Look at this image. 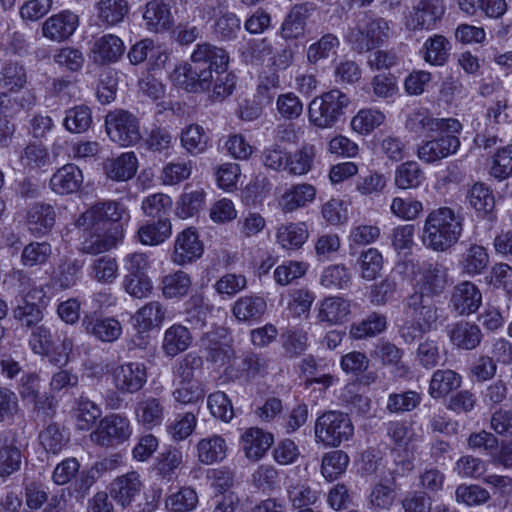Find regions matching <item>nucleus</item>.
I'll return each mask as SVG.
<instances>
[{
  "mask_svg": "<svg viewBox=\"0 0 512 512\" xmlns=\"http://www.w3.org/2000/svg\"><path fill=\"white\" fill-rule=\"evenodd\" d=\"M385 120V115L372 108L361 109L351 120V127L359 134H369Z\"/></svg>",
  "mask_w": 512,
  "mask_h": 512,
  "instance_id": "obj_63",
  "label": "nucleus"
},
{
  "mask_svg": "<svg viewBox=\"0 0 512 512\" xmlns=\"http://www.w3.org/2000/svg\"><path fill=\"white\" fill-rule=\"evenodd\" d=\"M406 128L420 136L430 132H461L462 124L457 119L437 118L428 109L418 108L408 114Z\"/></svg>",
  "mask_w": 512,
  "mask_h": 512,
  "instance_id": "obj_11",
  "label": "nucleus"
},
{
  "mask_svg": "<svg viewBox=\"0 0 512 512\" xmlns=\"http://www.w3.org/2000/svg\"><path fill=\"white\" fill-rule=\"evenodd\" d=\"M437 137L422 141L417 148V157L424 163L434 164L458 152L460 132H439Z\"/></svg>",
  "mask_w": 512,
  "mask_h": 512,
  "instance_id": "obj_12",
  "label": "nucleus"
},
{
  "mask_svg": "<svg viewBox=\"0 0 512 512\" xmlns=\"http://www.w3.org/2000/svg\"><path fill=\"white\" fill-rule=\"evenodd\" d=\"M172 234V224L168 219H158L141 225L136 239L143 245L157 246L164 243Z\"/></svg>",
  "mask_w": 512,
  "mask_h": 512,
  "instance_id": "obj_36",
  "label": "nucleus"
},
{
  "mask_svg": "<svg viewBox=\"0 0 512 512\" xmlns=\"http://www.w3.org/2000/svg\"><path fill=\"white\" fill-rule=\"evenodd\" d=\"M131 435L130 420L121 414H111L100 420L90 437L98 445L110 447L127 441Z\"/></svg>",
  "mask_w": 512,
  "mask_h": 512,
  "instance_id": "obj_10",
  "label": "nucleus"
},
{
  "mask_svg": "<svg viewBox=\"0 0 512 512\" xmlns=\"http://www.w3.org/2000/svg\"><path fill=\"white\" fill-rule=\"evenodd\" d=\"M195 449L198 461L204 465L222 462L229 451L226 439L220 434H211L201 438Z\"/></svg>",
  "mask_w": 512,
  "mask_h": 512,
  "instance_id": "obj_24",
  "label": "nucleus"
},
{
  "mask_svg": "<svg viewBox=\"0 0 512 512\" xmlns=\"http://www.w3.org/2000/svg\"><path fill=\"white\" fill-rule=\"evenodd\" d=\"M449 338L456 347L473 350L480 344L482 332L478 325L462 320L451 327Z\"/></svg>",
  "mask_w": 512,
  "mask_h": 512,
  "instance_id": "obj_33",
  "label": "nucleus"
},
{
  "mask_svg": "<svg viewBox=\"0 0 512 512\" xmlns=\"http://www.w3.org/2000/svg\"><path fill=\"white\" fill-rule=\"evenodd\" d=\"M192 169L193 165L190 160L178 159L168 162L162 168L160 174L161 183L169 186L177 185L191 176Z\"/></svg>",
  "mask_w": 512,
  "mask_h": 512,
  "instance_id": "obj_58",
  "label": "nucleus"
},
{
  "mask_svg": "<svg viewBox=\"0 0 512 512\" xmlns=\"http://www.w3.org/2000/svg\"><path fill=\"white\" fill-rule=\"evenodd\" d=\"M482 303V294L478 287L463 281L453 288L450 306L459 315H469L476 312Z\"/></svg>",
  "mask_w": 512,
  "mask_h": 512,
  "instance_id": "obj_20",
  "label": "nucleus"
},
{
  "mask_svg": "<svg viewBox=\"0 0 512 512\" xmlns=\"http://www.w3.org/2000/svg\"><path fill=\"white\" fill-rule=\"evenodd\" d=\"M192 340V334L186 326L173 324L164 332L162 350L167 356L175 357L186 351L190 347Z\"/></svg>",
  "mask_w": 512,
  "mask_h": 512,
  "instance_id": "obj_32",
  "label": "nucleus"
},
{
  "mask_svg": "<svg viewBox=\"0 0 512 512\" xmlns=\"http://www.w3.org/2000/svg\"><path fill=\"white\" fill-rule=\"evenodd\" d=\"M198 504V494L191 487H181L170 493L165 500V507L170 512H189Z\"/></svg>",
  "mask_w": 512,
  "mask_h": 512,
  "instance_id": "obj_55",
  "label": "nucleus"
},
{
  "mask_svg": "<svg viewBox=\"0 0 512 512\" xmlns=\"http://www.w3.org/2000/svg\"><path fill=\"white\" fill-rule=\"evenodd\" d=\"M166 313V308L159 301L146 303L133 317L138 332H147L154 327H160L165 321Z\"/></svg>",
  "mask_w": 512,
  "mask_h": 512,
  "instance_id": "obj_42",
  "label": "nucleus"
},
{
  "mask_svg": "<svg viewBox=\"0 0 512 512\" xmlns=\"http://www.w3.org/2000/svg\"><path fill=\"white\" fill-rule=\"evenodd\" d=\"M267 309V303L263 297L249 295L240 297L232 306V313L237 320L242 322L256 321L260 319Z\"/></svg>",
  "mask_w": 512,
  "mask_h": 512,
  "instance_id": "obj_41",
  "label": "nucleus"
},
{
  "mask_svg": "<svg viewBox=\"0 0 512 512\" xmlns=\"http://www.w3.org/2000/svg\"><path fill=\"white\" fill-rule=\"evenodd\" d=\"M105 127L111 141L127 147L141 139L139 120L125 110H114L105 117Z\"/></svg>",
  "mask_w": 512,
  "mask_h": 512,
  "instance_id": "obj_9",
  "label": "nucleus"
},
{
  "mask_svg": "<svg viewBox=\"0 0 512 512\" xmlns=\"http://www.w3.org/2000/svg\"><path fill=\"white\" fill-rule=\"evenodd\" d=\"M92 112L86 105L69 108L65 112L63 125L70 133H84L92 125Z\"/></svg>",
  "mask_w": 512,
  "mask_h": 512,
  "instance_id": "obj_53",
  "label": "nucleus"
},
{
  "mask_svg": "<svg viewBox=\"0 0 512 512\" xmlns=\"http://www.w3.org/2000/svg\"><path fill=\"white\" fill-rule=\"evenodd\" d=\"M21 452L16 446V434L4 432L0 440V476H9L20 468Z\"/></svg>",
  "mask_w": 512,
  "mask_h": 512,
  "instance_id": "obj_28",
  "label": "nucleus"
},
{
  "mask_svg": "<svg viewBox=\"0 0 512 512\" xmlns=\"http://www.w3.org/2000/svg\"><path fill=\"white\" fill-rule=\"evenodd\" d=\"M463 233V217L452 208L443 206L431 210L423 224L421 240L434 252H447Z\"/></svg>",
  "mask_w": 512,
  "mask_h": 512,
  "instance_id": "obj_3",
  "label": "nucleus"
},
{
  "mask_svg": "<svg viewBox=\"0 0 512 512\" xmlns=\"http://www.w3.org/2000/svg\"><path fill=\"white\" fill-rule=\"evenodd\" d=\"M150 31H164L172 26L173 18L170 7L163 0H152L146 4L143 14Z\"/></svg>",
  "mask_w": 512,
  "mask_h": 512,
  "instance_id": "obj_34",
  "label": "nucleus"
},
{
  "mask_svg": "<svg viewBox=\"0 0 512 512\" xmlns=\"http://www.w3.org/2000/svg\"><path fill=\"white\" fill-rule=\"evenodd\" d=\"M205 202L206 192L204 189L188 190L186 187L177 201L176 214L182 219L191 218L203 209Z\"/></svg>",
  "mask_w": 512,
  "mask_h": 512,
  "instance_id": "obj_47",
  "label": "nucleus"
},
{
  "mask_svg": "<svg viewBox=\"0 0 512 512\" xmlns=\"http://www.w3.org/2000/svg\"><path fill=\"white\" fill-rule=\"evenodd\" d=\"M240 441L246 457L256 461L265 455L274 438L272 434L260 428L251 427L241 435Z\"/></svg>",
  "mask_w": 512,
  "mask_h": 512,
  "instance_id": "obj_25",
  "label": "nucleus"
},
{
  "mask_svg": "<svg viewBox=\"0 0 512 512\" xmlns=\"http://www.w3.org/2000/svg\"><path fill=\"white\" fill-rule=\"evenodd\" d=\"M56 213L50 204L35 203L27 211L26 225L35 235H43L55 224Z\"/></svg>",
  "mask_w": 512,
  "mask_h": 512,
  "instance_id": "obj_31",
  "label": "nucleus"
},
{
  "mask_svg": "<svg viewBox=\"0 0 512 512\" xmlns=\"http://www.w3.org/2000/svg\"><path fill=\"white\" fill-rule=\"evenodd\" d=\"M309 233L303 222L281 224L276 230V242L286 250H296L307 241Z\"/></svg>",
  "mask_w": 512,
  "mask_h": 512,
  "instance_id": "obj_40",
  "label": "nucleus"
},
{
  "mask_svg": "<svg viewBox=\"0 0 512 512\" xmlns=\"http://www.w3.org/2000/svg\"><path fill=\"white\" fill-rule=\"evenodd\" d=\"M143 489V482L136 471L115 478L110 484L111 497L122 507L129 506Z\"/></svg>",
  "mask_w": 512,
  "mask_h": 512,
  "instance_id": "obj_21",
  "label": "nucleus"
},
{
  "mask_svg": "<svg viewBox=\"0 0 512 512\" xmlns=\"http://www.w3.org/2000/svg\"><path fill=\"white\" fill-rule=\"evenodd\" d=\"M82 183V171L75 164L71 163L59 168L50 179L51 189L59 195L77 192Z\"/></svg>",
  "mask_w": 512,
  "mask_h": 512,
  "instance_id": "obj_26",
  "label": "nucleus"
},
{
  "mask_svg": "<svg viewBox=\"0 0 512 512\" xmlns=\"http://www.w3.org/2000/svg\"><path fill=\"white\" fill-rule=\"evenodd\" d=\"M96 11L101 23L114 26L124 20L129 12V5L126 0H99Z\"/></svg>",
  "mask_w": 512,
  "mask_h": 512,
  "instance_id": "obj_45",
  "label": "nucleus"
},
{
  "mask_svg": "<svg viewBox=\"0 0 512 512\" xmlns=\"http://www.w3.org/2000/svg\"><path fill=\"white\" fill-rule=\"evenodd\" d=\"M351 313V302L340 296L324 298L317 305V320L327 325L344 323Z\"/></svg>",
  "mask_w": 512,
  "mask_h": 512,
  "instance_id": "obj_22",
  "label": "nucleus"
},
{
  "mask_svg": "<svg viewBox=\"0 0 512 512\" xmlns=\"http://www.w3.org/2000/svg\"><path fill=\"white\" fill-rule=\"evenodd\" d=\"M424 178V172L416 161H406L397 166L394 183L400 189H413L419 187Z\"/></svg>",
  "mask_w": 512,
  "mask_h": 512,
  "instance_id": "obj_51",
  "label": "nucleus"
},
{
  "mask_svg": "<svg viewBox=\"0 0 512 512\" xmlns=\"http://www.w3.org/2000/svg\"><path fill=\"white\" fill-rule=\"evenodd\" d=\"M349 464L348 455L341 451L335 450L325 453L321 463V473L328 481H333L345 472Z\"/></svg>",
  "mask_w": 512,
  "mask_h": 512,
  "instance_id": "obj_61",
  "label": "nucleus"
},
{
  "mask_svg": "<svg viewBox=\"0 0 512 512\" xmlns=\"http://www.w3.org/2000/svg\"><path fill=\"white\" fill-rule=\"evenodd\" d=\"M78 16L70 11H63L47 18L42 25V35L54 42L70 38L78 27Z\"/></svg>",
  "mask_w": 512,
  "mask_h": 512,
  "instance_id": "obj_19",
  "label": "nucleus"
},
{
  "mask_svg": "<svg viewBox=\"0 0 512 512\" xmlns=\"http://www.w3.org/2000/svg\"><path fill=\"white\" fill-rule=\"evenodd\" d=\"M387 327V318L384 314L372 312L365 319L358 323H354L350 328V336L356 340L367 337H374Z\"/></svg>",
  "mask_w": 512,
  "mask_h": 512,
  "instance_id": "obj_49",
  "label": "nucleus"
},
{
  "mask_svg": "<svg viewBox=\"0 0 512 512\" xmlns=\"http://www.w3.org/2000/svg\"><path fill=\"white\" fill-rule=\"evenodd\" d=\"M360 277L366 281L375 280L383 269V256L376 248H368L363 251L358 259Z\"/></svg>",
  "mask_w": 512,
  "mask_h": 512,
  "instance_id": "obj_60",
  "label": "nucleus"
},
{
  "mask_svg": "<svg viewBox=\"0 0 512 512\" xmlns=\"http://www.w3.org/2000/svg\"><path fill=\"white\" fill-rule=\"evenodd\" d=\"M102 415L99 405L86 396H80L76 402L75 419L79 430H89Z\"/></svg>",
  "mask_w": 512,
  "mask_h": 512,
  "instance_id": "obj_54",
  "label": "nucleus"
},
{
  "mask_svg": "<svg viewBox=\"0 0 512 512\" xmlns=\"http://www.w3.org/2000/svg\"><path fill=\"white\" fill-rule=\"evenodd\" d=\"M351 273L344 264L329 265L320 276V284L327 289H346L351 283Z\"/></svg>",
  "mask_w": 512,
  "mask_h": 512,
  "instance_id": "obj_59",
  "label": "nucleus"
},
{
  "mask_svg": "<svg viewBox=\"0 0 512 512\" xmlns=\"http://www.w3.org/2000/svg\"><path fill=\"white\" fill-rule=\"evenodd\" d=\"M340 41L334 34L323 35L318 41L312 43L307 50V59L310 63H317L321 59L335 54Z\"/></svg>",
  "mask_w": 512,
  "mask_h": 512,
  "instance_id": "obj_64",
  "label": "nucleus"
},
{
  "mask_svg": "<svg viewBox=\"0 0 512 512\" xmlns=\"http://www.w3.org/2000/svg\"><path fill=\"white\" fill-rule=\"evenodd\" d=\"M133 415L139 425L152 429L162 424L165 408L161 399L142 395L133 404Z\"/></svg>",
  "mask_w": 512,
  "mask_h": 512,
  "instance_id": "obj_17",
  "label": "nucleus"
},
{
  "mask_svg": "<svg viewBox=\"0 0 512 512\" xmlns=\"http://www.w3.org/2000/svg\"><path fill=\"white\" fill-rule=\"evenodd\" d=\"M225 59L224 49L210 43L198 44L191 54V62L178 64L170 73V80L188 92L206 91L213 79L210 63L222 67Z\"/></svg>",
  "mask_w": 512,
  "mask_h": 512,
  "instance_id": "obj_2",
  "label": "nucleus"
},
{
  "mask_svg": "<svg viewBox=\"0 0 512 512\" xmlns=\"http://www.w3.org/2000/svg\"><path fill=\"white\" fill-rule=\"evenodd\" d=\"M82 268V263L77 259L64 258L53 272V285L67 289L76 284L77 275Z\"/></svg>",
  "mask_w": 512,
  "mask_h": 512,
  "instance_id": "obj_56",
  "label": "nucleus"
},
{
  "mask_svg": "<svg viewBox=\"0 0 512 512\" xmlns=\"http://www.w3.org/2000/svg\"><path fill=\"white\" fill-rule=\"evenodd\" d=\"M407 320L400 329L401 337L412 343L424 334L436 329L439 318L438 309L432 298L413 292L404 303Z\"/></svg>",
  "mask_w": 512,
  "mask_h": 512,
  "instance_id": "obj_4",
  "label": "nucleus"
},
{
  "mask_svg": "<svg viewBox=\"0 0 512 512\" xmlns=\"http://www.w3.org/2000/svg\"><path fill=\"white\" fill-rule=\"evenodd\" d=\"M314 433L317 443L335 448L352 438L354 426L348 414L331 410L316 419Z\"/></svg>",
  "mask_w": 512,
  "mask_h": 512,
  "instance_id": "obj_8",
  "label": "nucleus"
},
{
  "mask_svg": "<svg viewBox=\"0 0 512 512\" xmlns=\"http://www.w3.org/2000/svg\"><path fill=\"white\" fill-rule=\"evenodd\" d=\"M489 263V255L481 245H471L463 254L460 261L462 270L468 275L481 274Z\"/></svg>",
  "mask_w": 512,
  "mask_h": 512,
  "instance_id": "obj_52",
  "label": "nucleus"
},
{
  "mask_svg": "<svg viewBox=\"0 0 512 512\" xmlns=\"http://www.w3.org/2000/svg\"><path fill=\"white\" fill-rule=\"evenodd\" d=\"M316 189L308 183L292 185L279 199V206L285 213L293 212L314 201Z\"/></svg>",
  "mask_w": 512,
  "mask_h": 512,
  "instance_id": "obj_29",
  "label": "nucleus"
},
{
  "mask_svg": "<svg viewBox=\"0 0 512 512\" xmlns=\"http://www.w3.org/2000/svg\"><path fill=\"white\" fill-rule=\"evenodd\" d=\"M82 326L87 334L105 343H112L122 334L121 323L114 317L85 316Z\"/></svg>",
  "mask_w": 512,
  "mask_h": 512,
  "instance_id": "obj_23",
  "label": "nucleus"
},
{
  "mask_svg": "<svg viewBox=\"0 0 512 512\" xmlns=\"http://www.w3.org/2000/svg\"><path fill=\"white\" fill-rule=\"evenodd\" d=\"M182 148L191 156L204 154L211 146V139L199 124H189L179 134Z\"/></svg>",
  "mask_w": 512,
  "mask_h": 512,
  "instance_id": "obj_27",
  "label": "nucleus"
},
{
  "mask_svg": "<svg viewBox=\"0 0 512 512\" xmlns=\"http://www.w3.org/2000/svg\"><path fill=\"white\" fill-rule=\"evenodd\" d=\"M203 251L204 246L196 229L189 227L176 235L172 261L177 265L189 264L199 259Z\"/></svg>",
  "mask_w": 512,
  "mask_h": 512,
  "instance_id": "obj_16",
  "label": "nucleus"
},
{
  "mask_svg": "<svg viewBox=\"0 0 512 512\" xmlns=\"http://www.w3.org/2000/svg\"><path fill=\"white\" fill-rule=\"evenodd\" d=\"M225 61L222 67H218L217 64L210 63L209 69L212 71V97L215 100H222L229 96L235 87L236 77L233 73L227 71L229 56L224 50Z\"/></svg>",
  "mask_w": 512,
  "mask_h": 512,
  "instance_id": "obj_43",
  "label": "nucleus"
},
{
  "mask_svg": "<svg viewBox=\"0 0 512 512\" xmlns=\"http://www.w3.org/2000/svg\"><path fill=\"white\" fill-rule=\"evenodd\" d=\"M202 346L207 351L209 359L215 363L225 364L233 356V350L225 337L212 331L202 338Z\"/></svg>",
  "mask_w": 512,
  "mask_h": 512,
  "instance_id": "obj_46",
  "label": "nucleus"
},
{
  "mask_svg": "<svg viewBox=\"0 0 512 512\" xmlns=\"http://www.w3.org/2000/svg\"><path fill=\"white\" fill-rule=\"evenodd\" d=\"M192 286L190 275L177 270L161 277L159 287L166 299H177L186 296Z\"/></svg>",
  "mask_w": 512,
  "mask_h": 512,
  "instance_id": "obj_35",
  "label": "nucleus"
},
{
  "mask_svg": "<svg viewBox=\"0 0 512 512\" xmlns=\"http://www.w3.org/2000/svg\"><path fill=\"white\" fill-rule=\"evenodd\" d=\"M197 423V417L192 412L178 414L167 426V432L173 441H183L192 435Z\"/></svg>",
  "mask_w": 512,
  "mask_h": 512,
  "instance_id": "obj_62",
  "label": "nucleus"
},
{
  "mask_svg": "<svg viewBox=\"0 0 512 512\" xmlns=\"http://www.w3.org/2000/svg\"><path fill=\"white\" fill-rule=\"evenodd\" d=\"M461 376L453 370H436L429 383V395L432 398H441L461 385Z\"/></svg>",
  "mask_w": 512,
  "mask_h": 512,
  "instance_id": "obj_44",
  "label": "nucleus"
},
{
  "mask_svg": "<svg viewBox=\"0 0 512 512\" xmlns=\"http://www.w3.org/2000/svg\"><path fill=\"white\" fill-rule=\"evenodd\" d=\"M397 491L396 482L387 477L382 478L372 486L368 503L375 510H389L395 503Z\"/></svg>",
  "mask_w": 512,
  "mask_h": 512,
  "instance_id": "obj_37",
  "label": "nucleus"
},
{
  "mask_svg": "<svg viewBox=\"0 0 512 512\" xmlns=\"http://www.w3.org/2000/svg\"><path fill=\"white\" fill-rule=\"evenodd\" d=\"M423 49L425 61L440 66L448 58L450 43L444 36L435 34L425 41Z\"/></svg>",
  "mask_w": 512,
  "mask_h": 512,
  "instance_id": "obj_57",
  "label": "nucleus"
},
{
  "mask_svg": "<svg viewBox=\"0 0 512 512\" xmlns=\"http://www.w3.org/2000/svg\"><path fill=\"white\" fill-rule=\"evenodd\" d=\"M56 338L60 341L59 345H55L50 329L41 325L32 330L28 343L35 354L48 357L50 363L65 365L73 351L74 341L65 331L57 330Z\"/></svg>",
  "mask_w": 512,
  "mask_h": 512,
  "instance_id": "obj_6",
  "label": "nucleus"
},
{
  "mask_svg": "<svg viewBox=\"0 0 512 512\" xmlns=\"http://www.w3.org/2000/svg\"><path fill=\"white\" fill-rule=\"evenodd\" d=\"M288 500L294 508H308L317 504L322 492L306 482H297L287 489Z\"/></svg>",
  "mask_w": 512,
  "mask_h": 512,
  "instance_id": "obj_48",
  "label": "nucleus"
},
{
  "mask_svg": "<svg viewBox=\"0 0 512 512\" xmlns=\"http://www.w3.org/2000/svg\"><path fill=\"white\" fill-rule=\"evenodd\" d=\"M448 268L439 262H424L418 271L415 291L430 298L439 296L449 286Z\"/></svg>",
  "mask_w": 512,
  "mask_h": 512,
  "instance_id": "obj_13",
  "label": "nucleus"
},
{
  "mask_svg": "<svg viewBox=\"0 0 512 512\" xmlns=\"http://www.w3.org/2000/svg\"><path fill=\"white\" fill-rule=\"evenodd\" d=\"M110 378L119 393L134 394L146 384L147 371L143 363L127 362L111 368Z\"/></svg>",
  "mask_w": 512,
  "mask_h": 512,
  "instance_id": "obj_14",
  "label": "nucleus"
},
{
  "mask_svg": "<svg viewBox=\"0 0 512 512\" xmlns=\"http://www.w3.org/2000/svg\"><path fill=\"white\" fill-rule=\"evenodd\" d=\"M445 13L441 0H419L405 17L409 30H432Z\"/></svg>",
  "mask_w": 512,
  "mask_h": 512,
  "instance_id": "obj_15",
  "label": "nucleus"
},
{
  "mask_svg": "<svg viewBox=\"0 0 512 512\" xmlns=\"http://www.w3.org/2000/svg\"><path fill=\"white\" fill-rule=\"evenodd\" d=\"M128 58L133 65L149 60L152 65L160 66L166 62L168 55L159 46H156L151 39H144L130 48Z\"/></svg>",
  "mask_w": 512,
  "mask_h": 512,
  "instance_id": "obj_38",
  "label": "nucleus"
},
{
  "mask_svg": "<svg viewBox=\"0 0 512 512\" xmlns=\"http://www.w3.org/2000/svg\"><path fill=\"white\" fill-rule=\"evenodd\" d=\"M130 218L126 207L116 201L97 202L77 219L76 226L89 231L82 243L87 254H100L116 247L124 236L123 221Z\"/></svg>",
  "mask_w": 512,
  "mask_h": 512,
  "instance_id": "obj_1",
  "label": "nucleus"
},
{
  "mask_svg": "<svg viewBox=\"0 0 512 512\" xmlns=\"http://www.w3.org/2000/svg\"><path fill=\"white\" fill-rule=\"evenodd\" d=\"M138 167V161L133 152H126L119 157L108 159L104 169L106 175L115 181H127L131 179Z\"/></svg>",
  "mask_w": 512,
  "mask_h": 512,
  "instance_id": "obj_39",
  "label": "nucleus"
},
{
  "mask_svg": "<svg viewBox=\"0 0 512 512\" xmlns=\"http://www.w3.org/2000/svg\"><path fill=\"white\" fill-rule=\"evenodd\" d=\"M28 82L25 67L16 62H7L0 70V87L3 92L0 94V104L7 93H17L25 88Z\"/></svg>",
  "mask_w": 512,
  "mask_h": 512,
  "instance_id": "obj_30",
  "label": "nucleus"
},
{
  "mask_svg": "<svg viewBox=\"0 0 512 512\" xmlns=\"http://www.w3.org/2000/svg\"><path fill=\"white\" fill-rule=\"evenodd\" d=\"M125 51L122 39L114 34H104L96 38L90 48V58L99 65L117 62Z\"/></svg>",
  "mask_w": 512,
  "mask_h": 512,
  "instance_id": "obj_18",
  "label": "nucleus"
},
{
  "mask_svg": "<svg viewBox=\"0 0 512 512\" xmlns=\"http://www.w3.org/2000/svg\"><path fill=\"white\" fill-rule=\"evenodd\" d=\"M317 149L315 145L306 143L296 150L293 154L288 155L287 171L293 175H305L313 167Z\"/></svg>",
  "mask_w": 512,
  "mask_h": 512,
  "instance_id": "obj_50",
  "label": "nucleus"
},
{
  "mask_svg": "<svg viewBox=\"0 0 512 512\" xmlns=\"http://www.w3.org/2000/svg\"><path fill=\"white\" fill-rule=\"evenodd\" d=\"M349 97L339 89H332L315 97L308 106L310 123L320 129L332 128L349 106Z\"/></svg>",
  "mask_w": 512,
  "mask_h": 512,
  "instance_id": "obj_7",
  "label": "nucleus"
},
{
  "mask_svg": "<svg viewBox=\"0 0 512 512\" xmlns=\"http://www.w3.org/2000/svg\"><path fill=\"white\" fill-rule=\"evenodd\" d=\"M391 33L388 21L364 14L354 27L348 29L345 39L354 51L362 53L383 45Z\"/></svg>",
  "mask_w": 512,
  "mask_h": 512,
  "instance_id": "obj_5",
  "label": "nucleus"
}]
</instances>
